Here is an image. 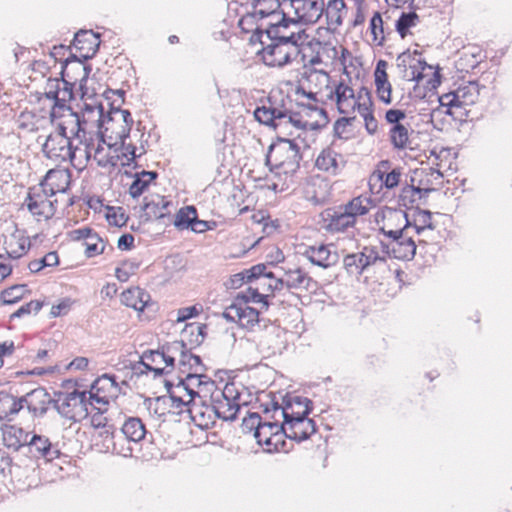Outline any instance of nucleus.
Segmentation results:
<instances>
[{
  "label": "nucleus",
  "mask_w": 512,
  "mask_h": 512,
  "mask_svg": "<svg viewBox=\"0 0 512 512\" xmlns=\"http://www.w3.org/2000/svg\"><path fill=\"white\" fill-rule=\"evenodd\" d=\"M303 153L295 139L277 135L268 146L265 165L270 171L282 169L285 174L294 175L300 169Z\"/></svg>",
  "instance_id": "obj_1"
},
{
  "label": "nucleus",
  "mask_w": 512,
  "mask_h": 512,
  "mask_svg": "<svg viewBox=\"0 0 512 512\" xmlns=\"http://www.w3.org/2000/svg\"><path fill=\"white\" fill-rule=\"evenodd\" d=\"M277 38H282L280 34H272L271 31H264L261 26L254 28L253 33L249 37V44L254 46L260 44L261 48L256 52L263 64L267 67L283 68L292 63L297 56L291 52L284 50L287 43L278 42Z\"/></svg>",
  "instance_id": "obj_2"
},
{
  "label": "nucleus",
  "mask_w": 512,
  "mask_h": 512,
  "mask_svg": "<svg viewBox=\"0 0 512 512\" xmlns=\"http://www.w3.org/2000/svg\"><path fill=\"white\" fill-rule=\"evenodd\" d=\"M480 88L478 81H469L467 84L460 85L456 90L450 91L449 93L439 96L440 106L446 107L445 114L451 116L453 120L464 122L468 117V111L461 112L460 115H456V112H452V108H463L469 105H473L477 102Z\"/></svg>",
  "instance_id": "obj_3"
},
{
  "label": "nucleus",
  "mask_w": 512,
  "mask_h": 512,
  "mask_svg": "<svg viewBox=\"0 0 512 512\" xmlns=\"http://www.w3.org/2000/svg\"><path fill=\"white\" fill-rule=\"evenodd\" d=\"M239 399L240 392L233 382L227 383L218 395L212 393V409L216 417L226 422L235 421L240 411Z\"/></svg>",
  "instance_id": "obj_4"
},
{
  "label": "nucleus",
  "mask_w": 512,
  "mask_h": 512,
  "mask_svg": "<svg viewBox=\"0 0 512 512\" xmlns=\"http://www.w3.org/2000/svg\"><path fill=\"white\" fill-rule=\"evenodd\" d=\"M377 262H386V257L381 256L376 246H364L358 253L347 254L343 259V265L349 275L361 276Z\"/></svg>",
  "instance_id": "obj_5"
},
{
  "label": "nucleus",
  "mask_w": 512,
  "mask_h": 512,
  "mask_svg": "<svg viewBox=\"0 0 512 512\" xmlns=\"http://www.w3.org/2000/svg\"><path fill=\"white\" fill-rule=\"evenodd\" d=\"M23 454L30 459H44L47 462L59 458L60 450L54 446L48 437L36 433H30Z\"/></svg>",
  "instance_id": "obj_6"
},
{
  "label": "nucleus",
  "mask_w": 512,
  "mask_h": 512,
  "mask_svg": "<svg viewBox=\"0 0 512 512\" xmlns=\"http://www.w3.org/2000/svg\"><path fill=\"white\" fill-rule=\"evenodd\" d=\"M87 401V391L75 389L72 392H66L61 402L60 399H54L53 408L62 417L77 421L74 409L79 407L85 413L84 416H88L90 412L87 409Z\"/></svg>",
  "instance_id": "obj_7"
},
{
  "label": "nucleus",
  "mask_w": 512,
  "mask_h": 512,
  "mask_svg": "<svg viewBox=\"0 0 512 512\" xmlns=\"http://www.w3.org/2000/svg\"><path fill=\"white\" fill-rule=\"evenodd\" d=\"M39 184L52 196L57 193H67L71 184V172L68 169H49Z\"/></svg>",
  "instance_id": "obj_8"
},
{
  "label": "nucleus",
  "mask_w": 512,
  "mask_h": 512,
  "mask_svg": "<svg viewBox=\"0 0 512 512\" xmlns=\"http://www.w3.org/2000/svg\"><path fill=\"white\" fill-rule=\"evenodd\" d=\"M321 215L324 222H327L326 229L330 232H343L347 228L355 225V219L352 214L344 210L341 205L327 208Z\"/></svg>",
  "instance_id": "obj_9"
},
{
  "label": "nucleus",
  "mask_w": 512,
  "mask_h": 512,
  "mask_svg": "<svg viewBox=\"0 0 512 512\" xmlns=\"http://www.w3.org/2000/svg\"><path fill=\"white\" fill-rule=\"evenodd\" d=\"M296 17H290L282 8L278 14L281 19L275 23H269L264 31H271L272 34H280V28L287 29L291 25H314L317 23V18H313V14L308 12L301 13L300 7H294Z\"/></svg>",
  "instance_id": "obj_10"
},
{
  "label": "nucleus",
  "mask_w": 512,
  "mask_h": 512,
  "mask_svg": "<svg viewBox=\"0 0 512 512\" xmlns=\"http://www.w3.org/2000/svg\"><path fill=\"white\" fill-rule=\"evenodd\" d=\"M311 264L323 269L335 266L340 259L337 251H331L328 245L307 246L302 253Z\"/></svg>",
  "instance_id": "obj_11"
},
{
  "label": "nucleus",
  "mask_w": 512,
  "mask_h": 512,
  "mask_svg": "<svg viewBox=\"0 0 512 512\" xmlns=\"http://www.w3.org/2000/svg\"><path fill=\"white\" fill-rule=\"evenodd\" d=\"M79 150L78 146L68 145L67 148L65 144H62L57 137H54L53 134H50L45 143L42 145V152L50 159H61V160H69L71 164L76 168V164L74 163L76 158V152Z\"/></svg>",
  "instance_id": "obj_12"
},
{
  "label": "nucleus",
  "mask_w": 512,
  "mask_h": 512,
  "mask_svg": "<svg viewBox=\"0 0 512 512\" xmlns=\"http://www.w3.org/2000/svg\"><path fill=\"white\" fill-rule=\"evenodd\" d=\"M345 165L346 161L343 159V156L331 147L324 148L315 161V166L319 170L333 176L340 174Z\"/></svg>",
  "instance_id": "obj_13"
},
{
  "label": "nucleus",
  "mask_w": 512,
  "mask_h": 512,
  "mask_svg": "<svg viewBox=\"0 0 512 512\" xmlns=\"http://www.w3.org/2000/svg\"><path fill=\"white\" fill-rule=\"evenodd\" d=\"M388 63L379 59L374 69V82L378 99L386 105L392 102V85L388 80L387 74Z\"/></svg>",
  "instance_id": "obj_14"
},
{
  "label": "nucleus",
  "mask_w": 512,
  "mask_h": 512,
  "mask_svg": "<svg viewBox=\"0 0 512 512\" xmlns=\"http://www.w3.org/2000/svg\"><path fill=\"white\" fill-rule=\"evenodd\" d=\"M285 287L288 289L303 288L310 293L319 289V283L308 275L304 269L298 267L294 270L285 271Z\"/></svg>",
  "instance_id": "obj_15"
},
{
  "label": "nucleus",
  "mask_w": 512,
  "mask_h": 512,
  "mask_svg": "<svg viewBox=\"0 0 512 512\" xmlns=\"http://www.w3.org/2000/svg\"><path fill=\"white\" fill-rule=\"evenodd\" d=\"M69 235L73 241H80L82 239H90L91 240V242L84 243L86 246L85 255L87 258H91L95 255L103 254L105 251V245H103L100 249L98 248V243L103 242V239L91 227H83V228L72 230L69 233Z\"/></svg>",
  "instance_id": "obj_16"
},
{
  "label": "nucleus",
  "mask_w": 512,
  "mask_h": 512,
  "mask_svg": "<svg viewBox=\"0 0 512 512\" xmlns=\"http://www.w3.org/2000/svg\"><path fill=\"white\" fill-rule=\"evenodd\" d=\"M30 405H28V412L33 417H43L49 410V407L54 403V399L50 396L46 388L38 386L28 391Z\"/></svg>",
  "instance_id": "obj_17"
},
{
  "label": "nucleus",
  "mask_w": 512,
  "mask_h": 512,
  "mask_svg": "<svg viewBox=\"0 0 512 512\" xmlns=\"http://www.w3.org/2000/svg\"><path fill=\"white\" fill-rule=\"evenodd\" d=\"M2 441L5 447L13 451H24L30 432L15 425L3 424L1 427Z\"/></svg>",
  "instance_id": "obj_18"
},
{
  "label": "nucleus",
  "mask_w": 512,
  "mask_h": 512,
  "mask_svg": "<svg viewBox=\"0 0 512 512\" xmlns=\"http://www.w3.org/2000/svg\"><path fill=\"white\" fill-rule=\"evenodd\" d=\"M254 118L260 124L277 130L283 126L282 119L288 115V109H279L277 107L258 106L254 110Z\"/></svg>",
  "instance_id": "obj_19"
},
{
  "label": "nucleus",
  "mask_w": 512,
  "mask_h": 512,
  "mask_svg": "<svg viewBox=\"0 0 512 512\" xmlns=\"http://www.w3.org/2000/svg\"><path fill=\"white\" fill-rule=\"evenodd\" d=\"M71 116L75 118L73 121L75 124V131H72L73 137L80 138V133H86V125L90 122L95 124V119L98 118L97 103L84 102L81 111H74Z\"/></svg>",
  "instance_id": "obj_20"
},
{
  "label": "nucleus",
  "mask_w": 512,
  "mask_h": 512,
  "mask_svg": "<svg viewBox=\"0 0 512 512\" xmlns=\"http://www.w3.org/2000/svg\"><path fill=\"white\" fill-rule=\"evenodd\" d=\"M50 197L53 196L38 183V185L29 187L24 204L33 216H37V212H41V209L46 208L45 204L49 201Z\"/></svg>",
  "instance_id": "obj_21"
},
{
  "label": "nucleus",
  "mask_w": 512,
  "mask_h": 512,
  "mask_svg": "<svg viewBox=\"0 0 512 512\" xmlns=\"http://www.w3.org/2000/svg\"><path fill=\"white\" fill-rule=\"evenodd\" d=\"M100 44V34L92 30L80 29L75 33L72 40V46L75 47L78 52L91 51L93 52L92 54H97Z\"/></svg>",
  "instance_id": "obj_22"
},
{
  "label": "nucleus",
  "mask_w": 512,
  "mask_h": 512,
  "mask_svg": "<svg viewBox=\"0 0 512 512\" xmlns=\"http://www.w3.org/2000/svg\"><path fill=\"white\" fill-rule=\"evenodd\" d=\"M122 303L136 311L142 312L149 306L151 296L145 290L136 287L125 290L121 294Z\"/></svg>",
  "instance_id": "obj_23"
},
{
  "label": "nucleus",
  "mask_w": 512,
  "mask_h": 512,
  "mask_svg": "<svg viewBox=\"0 0 512 512\" xmlns=\"http://www.w3.org/2000/svg\"><path fill=\"white\" fill-rule=\"evenodd\" d=\"M90 389L114 398L121 393V388L117 383V377L109 373L97 377L90 385Z\"/></svg>",
  "instance_id": "obj_24"
},
{
  "label": "nucleus",
  "mask_w": 512,
  "mask_h": 512,
  "mask_svg": "<svg viewBox=\"0 0 512 512\" xmlns=\"http://www.w3.org/2000/svg\"><path fill=\"white\" fill-rule=\"evenodd\" d=\"M282 2H277V5L272 7V5L268 9H259L254 10L253 12H248L244 16H242L238 21V27L240 28L242 33H253L254 29L244 28V24H249L253 26L255 19L258 17L259 19H264L270 17L272 15H276L281 11Z\"/></svg>",
  "instance_id": "obj_25"
},
{
  "label": "nucleus",
  "mask_w": 512,
  "mask_h": 512,
  "mask_svg": "<svg viewBox=\"0 0 512 512\" xmlns=\"http://www.w3.org/2000/svg\"><path fill=\"white\" fill-rule=\"evenodd\" d=\"M121 432L130 442L138 443L144 439L147 431L139 417H129L121 427Z\"/></svg>",
  "instance_id": "obj_26"
},
{
  "label": "nucleus",
  "mask_w": 512,
  "mask_h": 512,
  "mask_svg": "<svg viewBox=\"0 0 512 512\" xmlns=\"http://www.w3.org/2000/svg\"><path fill=\"white\" fill-rule=\"evenodd\" d=\"M416 249L417 246L413 238H404L399 242L392 243V258L403 261H410L415 257Z\"/></svg>",
  "instance_id": "obj_27"
},
{
  "label": "nucleus",
  "mask_w": 512,
  "mask_h": 512,
  "mask_svg": "<svg viewBox=\"0 0 512 512\" xmlns=\"http://www.w3.org/2000/svg\"><path fill=\"white\" fill-rule=\"evenodd\" d=\"M344 9H347L344 0H329L326 6H324L327 25H334L335 28L341 26L343 23L341 12Z\"/></svg>",
  "instance_id": "obj_28"
},
{
  "label": "nucleus",
  "mask_w": 512,
  "mask_h": 512,
  "mask_svg": "<svg viewBox=\"0 0 512 512\" xmlns=\"http://www.w3.org/2000/svg\"><path fill=\"white\" fill-rule=\"evenodd\" d=\"M280 424L281 423L277 420H262L258 429L255 430L254 438L256 439L257 444L264 447H270L272 445L271 436L274 435V432Z\"/></svg>",
  "instance_id": "obj_29"
},
{
  "label": "nucleus",
  "mask_w": 512,
  "mask_h": 512,
  "mask_svg": "<svg viewBox=\"0 0 512 512\" xmlns=\"http://www.w3.org/2000/svg\"><path fill=\"white\" fill-rule=\"evenodd\" d=\"M373 106L370 103L355 102L353 109H357L359 114L363 117L365 129L369 135H374L378 130V121L374 116Z\"/></svg>",
  "instance_id": "obj_30"
},
{
  "label": "nucleus",
  "mask_w": 512,
  "mask_h": 512,
  "mask_svg": "<svg viewBox=\"0 0 512 512\" xmlns=\"http://www.w3.org/2000/svg\"><path fill=\"white\" fill-rule=\"evenodd\" d=\"M286 439H289V432H287L285 424L282 422L274 432V435L271 436L272 445L270 447H264V451L267 453L279 451L288 452L290 448H287Z\"/></svg>",
  "instance_id": "obj_31"
},
{
  "label": "nucleus",
  "mask_w": 512,
  "mask_h": 512,
  "mask_svg": "<svg viewBox=\"0 0 512 512\" xmlns=\"http://www.w3.org/2000/svg\"><path fill=\"white\" fill-rule=\"evenodd\" d=\"M419 22V15L415 11L402 12L395 22V29L400 37L405 38L409 29L415 27Z\"/></svg>",
  "instance_id": "obj_32"
},
{
  "label": "nucleus",
  "mask_w": 512,
  "mask_h": 512,
  "mask_svg": "<svg viewBox=\"0 0 512 512\" xmlns=\"http://www.w3.org/2000/svg\"><path fill=\"white\" fill-rule=\"evenodd\" d=\"M197 216V209L193 205L182 207L175 215L174 226L179 230L191 229Z\"/></svg>",
  "instance_id": "obj_33"
},
{
  "label": "nucleus",
  "mask_w": 512,
  "mask_h": 512,
  "mask_svg": "<svg viewBox=\"0 0 512 512\" xmlns=\"http://www.w3.org/2000/svg\"><path fill=\"white\" fill-rule=\"evenodd\" d=\"M236 301H241L243 304L250 302L262 304L266 310L269 308L268 295H264L258 291L257 288L249 286L245 292H239L236 296Z\"/></svg>",
  "instance_id": "obj_34"
},
{
  "label": "nucleus",
  "mask_w": 512,
  "mask_h": 512,
  "mask_svg": "<svg viewBox=\"0 0 512 512\" xmlns=\"http://www.w3.org/2000/svg\"><path fill=\"white\" fill-rule=\"evenodd\" d=\"M391 145L396 150H404L409 143V133L405 125L391 126L389 130Z\"/></svg>",
  "instance_id": "obj_35"
},
{
  "label": "nucleus",
  "mask_w": 512,
  "mask_h": 512,
  "mask_svg": "<svg viewBox=\"0 0 512 512\" xmlns=\"http://www.w3.org/2000/svg\"><path fill=\"white\" fill-rule=\"evenodd\" d=\"M142 210L145 212L142 215L145 222H150L152 219H163L170 215V212L161 211L159 201L148 200L147 197L144 198Z\"/></svg>",
  "instance_id": "obj_36"
},
{
  "label": "nucleus",
  "mask_w": 512,
  "mask_h": 512,
  "mask_svg": "<svg viewBox=\"0 0 512 512\" xmlns=\"http://www.w3.org/2000/svg\"><path fill=\"white\" fill-rule=\"evenodd\" d=\"M122 104L123 103L118 102L117 100H110V101H108L109 110H108V112H105L103 104L101 102L97 103L98 118L95 119V122L106 123V124H110V123L114 122L113 115L115 113H121V111L123 110L121 108Z\"/></svg>",
  "instance_id": "obj_37"
},
{
  "label": "nucleus",
  "mask_w": 512,
  "mask_h": 512,
  "mask_svg": "<svg viewBox=\"0 0 512 512\" xmlns=\"http://www.w3.org/2000/svg\"><path fill=\"white\" fill-rule=\"evenodd\" d=\"M179 365L181 368L188 367L190 370L194 366H200L203 371L207 370V367L203 363L202 358L199 355L192 353V350L188 349L187 343L185 345V349L181 350ZM181 372L184 373L185 369H181Z\"/></svg>",
  "instance_id": "obj_38"
},
{
  "label": "nucleus",
  "mask_w": 512,
  "mask_h": 512,
  "mask_svg": "<svg viewBox=\"0 0 512 512\" xmlns=\"http://www.w3.org/2000/svg\"><path fill=\"white\" fill-rule=\"evenodd\" d=\"M373 175L377 176V179L381 181L382 185L391 190L397 187L400 183L401 178V169L400 167L393 168L389 173L377 169L374 171Z\"/></svg>",
  "instance_id": "obj_39"
},
{
  "label": "nucleus",
  "mask_w": 512,
  "mask_h": 512,
  "mask_svg": "<svg viewBox=\"0 0 512 512\" xmlns=\"http://www.w3.org/2000/svg\"><path fill=\"white\" fill-rule=\"evenodd\" d=\"M335 96V101L338 106L339 113L343 114L345 111L341 108V104L344 103L349 98H355L354 90L345 84L343 80H341L335 87L334 92H331L328 96L329 99H332Z\"/></svg>",
  "instance_id": "obj_40"
},
{
  "label": "nucleus",
  "mask_w": 512,
  "mask_h": 512,
  "mask_svg": "<svg viewBox=\"0 0 512 512\" xmlns=\"http://www.w3.org/2000/svg\"><path fill=\"white\" fill-rule=\"evenodd\" d=\"M26 287L25 284H16L4 289L0 293L1 305H13L18 303L24 297L22 290Z\"/></svg>",
  "instance_id": "obj_41"
},
{
  "label": "nucleus",
  "mask_w": 512,
  "mask_h": 512,
  "mask_svg": "<svg viewBox=\"0 0 512 512\" xmlns=\"http://www.w3.org/2000/svg\"><path fill=\"white\" fill-rule=\"evenodd\" d=\"M59 265V256L56 251L48 252L38 260H32L28 264L31 273H38L45 267H55Z\"/></svg>",
  "instance_id": "obj_42"
},
{
  "label": "nucleus",
  "mask_w": 512,
  "mask_h": 512,
  "mask_svg": "<svg viewBox=\"0 0 512 512\" xmlns=\"http://www.w3.org/2000/svg\"><path fill=\"white\" fill-rule=\"evenodd\" d=\"M316 432V422L314 420H308L306 421V424H304V426H300V428L295 430H290L289 440L301 443L303 441L308 440Z\"/></svg>",
  "instance_id": "obj_43"
},
{
  "label": "nucleus",
  "mask_w": 512,
  "mask_h": 512,
  "mask_svg": "<svg viewBox=\"0 0 512 512\" xmlns=\"http://www.w3.org/2000/svg\"><path fill=\"white\" fill-rule=\"evenodd\" d=\"M106 210L105 218L110 225L121 228L127 224L129 216L125 213L123 207L107 205Z\"/></svg>",
  "instance_id": "obj_44"
},
{
  "label": "nucleus",
  "mask_w": 512,
  "mask_h": 512,
  "mask_svg": "<svg viewBox=\"0 0 512 512\" xmlns=\"http://www.w3.org/2000/svg\"><path fill=\"white\" fill-rule=\"evenodd\" d=\"M271 403L273 414L270 415V419H275V413L281 410V415L284 420L285 415H289L291 413L289 412V410L292 409L293 407L292 395L290 393H286L285 395H283L281 403L276 398V395H271Z\"/></svg>",
  "instance_id": "obj_45"
},
{
  "label": "nucleus",
  "mask_w": 512,
  "mask_h": 512,
  "mask_svg": "<svg viewBox=\"0 0 512 512\" xmlns=\"http://www.w3.org/2000/svg\"><path fill=\"white\" fill-rule=\"evenodd\" d=\"M122 115L123 124L119 130H112V134H115L116 140H123V138H129L134 120L129 110L123 109L120 113Z\"/></svg>",
  "instance_id": "obj_46"
},
{
  "label": "nucleus",
  "mask_w": 512,
  "mask_h": 512,
  "mask_svg": "<svg viewBox=\"0 0 512 512\" xmlns=\"http://www.w3.org/2000/svg\"><path fill=\"white\" fill-rule=\"evenodd\" d=\"M433 191H435V189L431 187L421 188L419 186L406 185L401 190V194L399 196V206L406 207V193L418 194L420 198H426Z\"/></svg>",
  "instance_id": "obj_47"
},
{
  "label": "nucleus",
  "mask_w": 512,
  "mask_h": 512,
  "mask_svg": "<svg viewBox=\"0 0 512 512\" xmlns=\"http://www.w3.org/2000/svg\"><path fill=\"white\" fill-rule=\"evenodd\" d=\"M44 306V302L40 300H31L30 302L20 306L15 312L10 315V320L15 318H21L24 315H28L31 312L37 314L42 307Z\"/></svg>",
  "instance_id": "obj_48"
},
{
  "label": "nucleus",
  "mask_w": 512,
  "mask_h": 512,
  "mask_svg": "<svg viewBox=\"0 0 512 512\" xmlns=\"http://www.w3.org/2000/svg\"><path fill=\"white\" fill-rule=\"evenodd\" d=\"M306 38H308L306 30H300L298 32H292L288 36L282 35V38H277V40L280 43H287V45H292L293 47H295V56H298L301 53L299 40Z\"/></svg>",
  "instance_id": "obj_49"
},
{
  "label": "nucleus",
  "mask_w": 512,
  "mask_h": 512,
  "mask_svg": "<svg viewBox=\"0 0 512 512\" xmlns=\"http://www.w3.org/2000/svg\"><path fill=\"white\" fill-rule=\"evenodd\" d=\"M102 431L99 432V437L103 439V447L108 450L115 451L116 443L114 441L116 426L114 423L109 424L108 426L102 427Z\"/></svg>",
  "instance_id": "obj_50"
},
{
  "label": "nucleus",
  "mask_w": 512,
  "mask_h": 512,
  "mask_svg": "<svg viewBox=\"0 0 512 512\" xmlns=\"http://www.w3.org/2000/svg\"><path fill=\"white\" fill-rule=\"evenodd\" d=\"M344 210H347L350 214H352L353 218L356 220L357 216H363L368 213L369 208L363 205V200L361 197H355L350 200L347 204L341 205Z\"/></svg>",
  "instance_id": "obj_51"
},
{
  "label": "nucleus",
  "mask_w": 512,
  "mask_h": 512,
  "mask_svg": "<svg viewBox=\"0 0 512 512\" xmlns=\"http://www.w3.org/2000/svg\"><path fill=\"white\" fill-rule=\"evenodd\" d=\"M308 420L311 419L305 413L292 411L289 415H285L283 423L285 426H289V430H295L300 428V426H304Z\"/></svg>",
  "instance_id": "obj_52"
},
{
  "label": "nucleus",
  "mask_w": 512,
  "mask_h": 512,
  "mask_svg": "<svg viewBox=\"0 0 512 512\" xmlns=\"http://www.w3.org/2000/svg\"><path fill=\"white\" fill-rule=\"evenodd\" d=\"M92 410H95V413L91 415V426L93 428L100 429L112 423L111 418L105 415L108 412L107 408L93 407Z\"/></svg>",
  "instance_id": "obj_53"
},
{
  "label": "nucleus",
  "mask_w": 512,
  "mask_h": 512,
  "mask_svg": "<svg viewBox=\"0 0 512 512\" xmlns=\"http://www.w3.org/2000/svg\"><path fill=\"white\" fill-rule=\"evenodd\" d=\"M262 418L257 412H248V415L242 420V430L244 433L253 432V436H255V430L258 429Z\"/></svg>",
  "instance_id": "obj_54"
},
{
  "label": "nucleus",
  "mask_w": 512,
  "mask_h": 512,
  "mask_svg": "<svg viewBox=\"0 0 512 512\" xmlns=\"http://www.w3.org/2000/svg\"><path fill=\"white\" fill-rule=\"evenodd\" d=\"M188 380H195L196 381V387H205L207 391H212L214 388H216V382L211 379L208 375L205 373H191L189 372L187 374Z\"/></svg>",
  "instance_id": "obj_55"
},
{
  "label": "nucleus",
  "mask_w": 512,
  "mask_h": 512,
  "mask_svg": "<svg viewBox=\"0 0 512 512\" xmlns=\"http://www.w3.org/2000/svg\"><path fill=\"white\" fill-rule=\"evenodd\" d=\"M45 98L52 100L54 102L52 109H58V110H67L70 112V115L72 112H74L71 105L67 104L69 102L67 100V97H59L57 96L56 91H46L44 92Z\"/></svg>",
  "instance_id": "obj_56"
},
{
  "label": "nucleus",
  "mask_w": 512,
  "mask_h": 512,
  "mask_svg": "<svg viewBox=\"0 0 512 512\" xmlns=\"http://www.w3.org/2000/svg\"><path fill=\"white\" fill-rule=\"evenodd\" d=\"M169 402H171L170 407L172 408L182 409V407H187V411L189 412L191 419L196 422V415H194L195 408L190 407L191 404H194L192 400L189 399L188 401H185L182 397L177 396L175 393H170Z\"/></svg>",
  "instance_id": "obj_57"
},
{
  "label": "nucleus",
  "mask_w": 512,
  "mask_h": 512,
  "mask_svg": "<svg viewBox=\"0 0 512 512\" xmlns=\"http://www.w3.org/2000/svg\"><path fill=\"white\" fill-rule=\"evenodd\" d=\"M149 186V181L146 179L135 177L129 187V195L133 199H137L149 188Z\"/></svg>",
  "instance_id": "obj_58"
},
{
  "label": "nucleus",
  "mask_w": 512,
  "mask_h": 512,
  "mask_svg": "<svg viewBox=\"0 0 512 512\" xmlns=\"http://www.w3.org/2000/svg\"><path fill=\"white\" fill-rule=\"evenodd\" d=\"M186 341L184 340H176L172 342H165L159 345L158 350L160 354H175L179 353L181 355V350L185 349Z\"/></svg>",
  "instance_id": "obj_59"
},
{
  "label": "nucleus",
  "mask_w": 512,
  "mask_h": 512,
  "mask_svg": "<svg viewBox=\"0 0 512 512\" xmlns=\"http://www.w3.org/2000/svg\"><path fill=\"white\" fill-rule=\"evenodd\" d=\"M201 311H202V306H198V305H192V306L180 308V309H178V312H177L176 321L178 323L185 322L189 319H192V318L198 316Z\"/></svg>",
  "instance_id": "obj_60"
},
{
  "label": "nucleus",
  "mask_w": 512,
  "mask_h": 512,
  "mask_svg": "<svg viewBox=\"0 0 512 512\" xmlns=\"http://www.w3.org/2000/svg\"><path fill=\"white\" fill-rule=\"evenodd\" d=\"M324 0H310L306 2V9L303 12L313 14V18H317V22L324 15Z\"/></svg>",
  "instance_id": "obj_61"
},
{
  "label": "nucleus",
  "mask_w": 512,
  "mask_h": 512,
  "mask_svg": "<svg viewBox=\"0 0 512 512\" xmlns=\"http://www.w3.org/2000/svg\"><path fill=\"white\" fill-rule=\"evenodd\" d=\"M356 116L352 117H340L338 118L333 125V135L335 138L338 139H345L342 136V133L346 126L352 125V123L355 121Z\"/></svg>",
  "instance_id": "obj_62"
},
{
  "label": "nucleus",
  "mask_w": 512,
  "mask_h": 512,
  "mask_svg": "<svg viewBox=\"0 0 512 512\" xmlns=\"http://www.w3.org/2000/svg\"><path fill=\"white\" fill-rule=\"evenodd\" d=\"M168 403H169V396L162 395V396L155 397L154 398L155 406L153 408L154 414H156L158 417L165 416L169 412L168 408L170 407V405H168Z\"/></svg>",
  "instance_id": "obj_63"
},
{
  "label": "nucleus",
  "mask_w": 512,
  "mask_h": 512,
  "mask_svg": "<svg viewBox=\"0 0 512 512\" xmlns=\"http://www.w3.org/2000/svg\"><path fill=\"white\" fill-rule=\"evenodd\" d=\"M406 118V112L401 109H389L385 112V120L392 126L403 125L402 120Z\"/></svg>",
  "instance_id": "obj_64"
}]
</instances>
